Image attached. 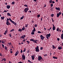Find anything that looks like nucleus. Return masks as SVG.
I'll list each match as a JSON object with an SVG mask.
<instances>
[{"instance_id": "1", "label": "nucleus", "mask_w": 63, "mask_h": 63, "mask_svg": "<svg viewBox=\"0 0 63 63\" xmlns=\"http://www.w3.org/2000/svg\"><path fill=\"white\" fill-rule=\"evenodd\" d=\"M9 20L12 23H13L15 25H16V23L14 21H13L11 18H9V19L8 18H7V20L6 21H9Z\"/></svg>"}, {"instance_id": "2", "label": "nucleus", "mask_w": 63, "mask_h": 63, "mask_svg": "<svg viewBox=\"0 0 63 63\" xmlns=\"http://www.w3.org/2000/svg\"><path fill=\"white\" fill-rule=\"evenodd\" d=\"M35 51L36 52H39L40 51L39 50V47L37 46L35 48Z\"/></svg>"}, {"instance_id": "3", "label": "nucleus", "mask_w": 63, "mask_h": 63, "mask_svg": "<svg viewBox=\"0 0 63 63\" xmlns=\"http://www.w3.org/2000/svg\"><path fill=\"white\" fill-rule=\"evenodd\" d=\"M29 9L28 8V7L25 8L24 10V12L25 13H27V12L28 11Z\"/></svg>"}, {"instance_id": "4", "label": "nucleus", "mask_w": 63, "mask_h": 63, "mask_svg": "<svg viewBox=\"0 0 63 63\" xmlns=\"http://www.w3.org/2000/svg\"><path fill=\"white\" fill-rule=\"evenodd\" d=\"M51 35L50 33H49L48 34H47L46 35V37L47 39H48L49 38H50V36ZM49 37V38H48Z\"/></svg>"}, {"instance_id": "5", "label": "nucleus", "mask_w": 63, "mask_h": 63, "mask_svg": "<svg viewBox=\"0 0 63 63\" xmlns=\"http://www.w3.org/2000/svg\"><path fill=\"white\" fill-rule=\"evenodd\" d=\"M22 58L23 60H25V56L24 54H23L22 55Z\"/></svg>"}, {"instance_id": "6", "label": "nucleus", "mask_w": 63, "mask_h": 63, "mask_svg": "<svg viewBox=\"0 0 63 63\" xmlns=\"http://www.w3.org/2000/svg\"><path fill=\"white\" fill-rule=\"evenodd\" d=\"M42 57L41 56H38V60L39 61H40V60H42Z\"/></svg>"}, {"instance_id": "7", "label": "nucleus", "mask_w": 63, "mask_h": 63, "mask_svg": "<svg viewBox=\"0 0 63 63\" xmlns=\"http://www.w3.org/2000/svg\"><path fill=\"white\" fill-rule=\"evenodd\" d=\"M40 37H41V39L42 40H43L45 38V37H43L42 35H40Z\"/></svg>"}, {"instance_id": "8", "label": "nucleus", "mask_w": 63, "mask_h": 63, "mask_svg": "<svg viewBox=\"0 0 63 63\" xmlns=\"http://www.w3.org/2000/svg\"><path fill=\"white\" fill-rule=\"evenodd\" d=\"M61 14V12H59V13H57V17H58Z\"/></svg>"}, {"instance_id": "9", "label": "nucleus", "mask_w": 63, "mask_h": 63, "mask_svg": "<svg viewBox=\"0 0 63 63\" xmlns=\"http://www.w3.org/2000/svg\"><path fill=\"white\" fill-rule=\"evenodd\" d=\"M19 51H18V50H17L16 52V54H15V56H17L18 54H19Z\"/></svg>"}, {"instance_id": "10", "label": "nucleus", "mask_w": 63, "mask_h": 63, "mask_svg": "<svg viewBox=\"0 0 63 63\" xmlns=\"http://www.w3.org/2000/svg\"><path fill=\"white\" fill-rule=\"evenodd\" d=\"M26 37V35H22V36L21 37V38L22 39H24V38Z\"/></svg>"}, {"instance_id": "11", "label": "nucleus", "mask_w": 63, "mask_h": 63, "mask_svg": "<svg viewBox=\"0 0 63 63\" xmlns=\"http://www.w3.org/2000/svg\"><path fill=\"white\" fill-rule=\"evenodd\" d=\"M6 8L8 9H9L10 8V5H7L6 6Z\"/></svg>"}, {"instance_id": "12", "label": "nucleus", "mask_w": 63, "mask_h": 63, "mask_svg": "<svg viewBox=\"0 0 63 63\" xmlns=\"http://www.w3.org/2000/svg\"><path fill=\"white\" fill-rule=\"evenodd\" d=\"M31 57H32V60H34V59H35V58H34V55H32L31 56Z\"/></svg>"}, {"instance_id": "13", "label": "nucleus", "mask_w": 63, "mask_h": 63, "mask_svg": "<svg viewBox=\"0 0 63 63\" xmlns=\"http://www.w3.org/2000/svg\"><path fill=\"white\" fill-rule=\"evenodd\" d=\"M55 8L57 10H58L59 11H60V7L57 8L56 7Z\"/></svg>"}, {"instance_id": "14", "label": "nucleus", "mask_w": 63, "mask_h": 63, "mask_svg": "<svg viewBox=\"0 0 63 63\" xmlns=\"http://www.w3.org/2000/svg\"><path fill=\"white\" fill-rule=\"evenodd\" d=\"M34 29L32 31V32H35L36 31V29L35 28V27H33Z\"/></svg>"}, {"instance_id": "15", "label": "nucleus", "mask_w": 63, "mask_h": 63, "mask_svg": "<svg viewBox=\"0 0 63 63\" xmlns=\"http://www.w3.org/2000/svg\"><path fill=\"white\" fill-rule=\"evenodd\" d=\"M9 21H6V24L7 25H9Z\"/></svg>"}, {"instance_id": "16", "label": "nucleus", "mask_w": 63, "mask_h": 63, "mask_svg": "<svg viewBox=\"0 0 63 63\" xmlns=\"http://www.w3.org/2000/svg\"><path fill=\"white\" fill-rule=\"evenodd\" d=\"M7 32H8V31H7V30H6L5 31V32L4 33V34L5 35L6 34H7Z\"/></svg>"}, {"instance_id": "17", "label": "nucleus", "mask_w": 63, "mask_h": 63, "mask_svg": "<svg viewBox=\"0 0 63 63\" xmlns=\"http://www.w3.org/2000/svg\"><path fill=\"white\" fill-rule=\"evenodd\" d=\"M58 49L59 50H61V49H62V47H61V46H60V47H58Z\"/></svg>"}, {"instance_id": "18", "label": "nucleus", "mask_w": 63, "mask_h": 63, "mask_svg": "<svg viewBox=\"0 0 63 63\" xmlns=\"http://www.w3.org/2000/svg\"><path fill=\"white\" fill-rule=\"evenodd\" d=\"M7 15L8 16H11L10 14V13H7Z\"/></svg>"}, {"instance_id": "19", "label": "nucleus", "mask_w": 63, "mask_h": 63, "mask_svg": "<svg viewBox=\"0 0 63 63\" xmlns=\"http://www.w3.org/2000/svg\"><path fill=\"white\" fill-rule=\"evenodd\" d=\"M18 31L20 32H22V30L20 28H19L18 30Z\"/></svg>"}, {"instance_id": "20", "label": "nucleus", "mask_w": 63, "mask_h": 63, "mask_svg": "<svg viewBox=\"0 0 63 63\" xmlns=\"http://www.w3.org/2000/svg\"><path fill=\"white\" fill-rule=\"evenodd\" d=\"M5 18V17H4V16H3V17H1V20H3L4 18Z\"/></svg>"}, {"instance_id": "21", "label": "nucleus", "mask_w": 63, "mask_h": 63, "mask_svg": "<svg viewBox=\"0 0 63 63\" xmlns=\"http://www.w3.org/2000/svg\"><path fill=\"white\" fill-rule=\"evenodd\" d=\"M24 18V16H22V17H20L21 20H22L23 19V18Z\"/></svg>"}, {"instance_id": "22", "label": "nucleus", "mask_w": 63, "mask_h": 63, "mask_svg": "<svg viewBox=\"0 0 63 63\" xmlns=\"http://www.w3.org/2000/svg\"><path fill=\"white\" fill-rule=\"evenodd\" d=\"M52 29H53V31L55 30H56L55 28V27H53Z\"/></svg>"}, {"instance_id": "23", "label": "nucleus", "mask_w": 63, "mask_h": 63, "mask_svg": "<svg viewBox=\"0 0 63 63\" xmlns=\"http://www.w3.org/2000/svg\"><path fill=\"white\" fill-rule=\"evenodd\" d=\"M53 58L54 59H57V58L56 57H54L53 56Z\"/></svg>"}, {"instance_id": "24", "label": "nucleus", "mask_w": 63, "mask_h": 63, "mask_svg": "<svg viewBox=\"0 0 63 63\" xmlns=\"http://www.w3.org/2000/svg\"><path fill=\"white\" fill-rule=\"evenodd\" d=\"M15 31V30L14 29H12V30H11V31H10V32H13V31Z\"/></svg>"}, {"instance_id": "25", "label": "nucleus", "mask_w": 63, "mask_h": 63, "mask_svg": "<svg viewBox=\"0 0 63 63\" xmlns=\"http://www.w3.org/2000/svg\"><path fill=\"white\" fill-rule=\"evenodd\" d=\"M5 49L6 50H7L8 49L7 47H6V46H5Z\"/></svg>"}, {"instance_id": "26", "label": "nucleus", "mask_w": 63, "mask_h": 63, "mask_svg": "<svg viewBox=\"0 0 63 63\" xmlns=\"http://www.w3.org/2000/svg\"><path fill=\"white\" fill-rule=\"evenodd\" d=\"M29 24H26L25 26V27L26 28H27L28 27V25Z\"/></svg>"}, {"instance_id": "27", "label": "nucleus", "mask_w": 63, "mask_h": 63, "mask_svg": "<svg viewBox=\"0 0 63 63\" xmlns=\"http://www.w3.org/2000/svg\"><path fill=\"white\" fill-rule=\"evenodd\" d=\"M12 4V5H14L15 4V2L14 1H13L11 3Z\"/></svg>"}, {"instance_id": "28", "label": "nucleus", "mask_w": 63, "mask_h": 63, "mask_svg": "<svg viewBox=\"0 0 63 63\" xmlns=\"http://www.w3.org/2000/svg\"><path fill=\"white\" fill-rule=\"evenodd\" d=\"M31 34L32 35H34V32H32L31 33Z\"/></svg>"}, {"instance_id": "29", "label": "nucleus", "mask_w": 63, "mask_h": 63, "mask_svg": "<svg viewBox=\"0 0 63 63\" xmlns=\"http://www.w3.org/2000/svg\"><path fill=\"white\" fill-rule=\"evenodd\" d=\"M61 38L63 40V35L61 34Z\"/></svg>"}, {"instance_id": "30", "label": "nucleus", "mask_w": 63, "mask_h": 63, "mask_svg": "<svg viewBox=\"0 0 63 63\" xmlns=\"http://www.w3.org/2000/svg\"><path fill=\"white\" fill-rule=\"evenodd\" d=\"M24 6H25V7H28V5H27V4H25L24 5Z\"/></svg>"}, {"instance_id": "31", "label": "nucleus", "mask_w": 63, "mask_h": 63, "mask_svg": "<svg viewBox=\"0 0 63 63\" xmlns=\"http://www.w3.org/2000/svg\"><path fill=\"white\" fill-rule=\"evenodd\" d=\"M33 42L34 43H36V44L37 43V42H36V40H33Z\"/></svg>"}, {"instance_id": "32", "label": "nucleus", "mask_w": 63, "mask_h": 63, "mask_svg": "<svg viewBox=\"0 0 63 63\" xmlns=\"http://www.w3.org/2000/svg\"><path fill=\"white\" fill-rule=\"evenodd\" d=\"M2 46L3 48H4L5 46L4 44H2Z\"/></svg>"}, {"instance_id": "33", "label": "nucleus", "mask_w": 63, "mask_h": 63, "mask_svg": "<svg viewBox=\"0 0 63 63\" xmlns=\"http://www.w3.org/2000/svg\"><path fill=\"white\" fill-rule=\"evenodd\" d=\"M52 47H53V49H54V48H56V47H54V45H52Z\"/></svg>"}, {"instance_id": "34", "label": "nucleus", "mask_w": 63, "mask_h": 63, "mask_svg": "<svg viewBox=\"0 0 63 63\" xmlns=\"http://www.w3.org/2000/svg\"><path fill=\"white\" fill-rule=\"evenodd\" d=\"M30 41H32V42H33L34 41V39H30Z\"/></svg>"}, {"instance_id": "35", "label": "nucleus", "mask_w": 63, "mask_h": 63, "mask_svg": "<svg viewBox=\"0 0 63 63\" xmlns=\"http://www.w3.org/2000/svg\"><path fill=\"white\" fill-rule=\"evenodd\" d=\"M9 37H11V38H12V35L11 34H9Z\"/></svg>"}, {"instance_id": "36", "label": "nucleus", "mask_w": 63, "mask_h": 63, "mask_svg": "<svg viewBox=\"0 0 63 63\" xmlns=\"http://www.w3.org/2000/svg\"><path fill=\"white\" fill-rule=\"evenodd\" d=\"M8 44L10 46L11 45V43L10 42V43H8Z\"/></svg>"}, {"instance_id": "37", "label": "nucleus", "mask_w": 63, "mask_h": 63, "mask_svg": "<svg viewBox=\"0 0 63 63\" xmlns=\"http://www.w3.org/2000/svg\"><path fill=\"white\" fill-rule=\"evenodd\" d=\"M26 42L28 44H30V42H29V41H27Z\"/></svg>"}, {"instance_id": "38", "label": "nucleus", "mask_w": 63, "mask_h": 63, "mask_svg": "<svg viewBox=\"0 0 63 63\" xmlns=\"http://www.w3.org/2000/svg\"><path fill=\"white\" fill-rule=\"evenodd\" d=\"M37 17L38 18H39L40 17V15H37Z\"/></svg>"}, {"instance_id": "39", "label": "nucleus", "mask_w": 63, "mask_h": 63, "mask_svg": "<svg viewBox=\"0 0 63 63\" xmlns=\"http://www.w3.org/2000/svg\"><path fill=\"white\" fill-rule=\"evenodd\" d=\"M24 27H23L22 28V30L24 31Z\"/></svg>"}, {"instance_id": "40", "label": "nucleus", "mask_w": 63, "mask_h": 63, "mask_svg": "<svg viewBox=\"0 0 63 63\" xmlns=\"http://www.w3.org/2000/svg\"><path fill=\"white\" fill-rule=\"evenodd\" d=\"M54 15L53 14H52L51 16L52 17H53Z\"/></svg>"}, {"instance_id": "41", "label": "nucleus", "mask_w": 63, "mask_h": 63, "mask_svg": "<svg viewBox=\"0 0 63 63\" xmlns=\"http://www.w3.org/2000/svg\"><path fill=\"white\" fill-rule=\"evenodd\" d=\"M52 0H50L49 1V3H52Z\"/></svg>"}, {"instance_id": "42", "label": "nucleus", "mask_w": 63, "mask_h": 63, "mask_svg": "<svg viewBox=\"0 0 63 63\" xmlns=\"http://www.w3.org/2000/svg\"><path fill=\"white\" fill-rule=\"evenodd\" d=\"M38 33H42V32H41L40 31H38Z\"/></svg>"}, {"instance_id": "43", "label": "nucleus", "mask_w": 63, "mask_h": 63, "mask_svg": "<svg viewBox=\"0 0 63 63\" xmlns=\"http://www.w3.org/2000/svg\"><path fill=\"white\" fill-rule=\"evenodd\" d=\"M43 49V48L42 47H41L40 48V49L41 50H42Z\"/></svg>"}, {"instance_id": "44", "label": "nucleus", "mask_w": 63, "mask_h": 63, "mask_svg": "<svg viewBox=\"0 0 63 63\" xmlns=\"http://www.w3.org/2000/svg\"><path fill=\"white\" fill-rule=\"evenodd\" d=\"M34 27H37V24H35L34 25Z\"/></svg>"}, {"instance_id": "45", "label": "nucleus", "mask_w": 63, "mask_h": 63, "mask_svg": "<svg viewBox=\"0 0 63 63\" xmlns=\"http://www.w3.org/2000/svg\"><path fill=\"white\" fill-rule=\"evenodd\" d=\"M53 4H50V6L51 7H52L53 6Z\"/></svg>"}, {"instance_id": "46", "label": "nucleus", "mask_w": 63, "mask_h": 63, "mask_svg": "<svg viewBox=\"0 0 63 63\" xmlns=\"http://www.w3.org/2000/svg\"><path fill=\"white\" fill-rule=\"evenodd\" d=\"M2 60H4V61H6V59L5 58H3V59Z\"/></svg>"}, {"instance_id": "47", "label": "nucleus", "mask_w": 63, "mask_h": 63, "mask_svg": "<svg viewBox=\"0 0 63 63\" xmlns=\"http://www.w3.org/2000/svg\"><path fill=\"white\" fill-rule=\"evenodd\" d=\"M24 49V50L23 51V52H25L26 51V49L25 48Z\"/></svg>"}, {"instance_id": "48", "label": "nucleus", "mask_w": 63, "mask_h": 63, "mask_svg": "<svg viewBox=\"0 0 63 63\" xmlns=\"http://www.w3.org/2000/svg\"><path fill=\"white\" fill-rule=\"evenodd\" d=\"M47 54H46L45 55H44V57H47Z\"/></svg>"}, {"instance_id": "49", "label": "nucleus", "mask_w": 63, "mask_h": 63, "mask_svg": "<svg viewBox=\"0 0 63 63\" xmlns=\"http://www.w3.org/2000/svg\"><path fill=\"white\" fill-rule=\"evenodd\" d=\"M23 52V51L22 50H21V51H20L21 53H22Z\"/></svg>"}, {"instance_id": "50", "label": "nucleus", "mask_w": 63, "mask_h": 63, "mask_svg": "<svg viewBox=\"0 0 63 63\" xmlns=\"http://www.w3.org/2000/svg\"><path fill=\"white\" fill-rule=\"evenodd\" d=\"M57 40L58 41H59L60 40V39L59 38H57Z\"/></svg>"}, {"instance_id": "51", "label": "nucleus", "mask_w": 63, "mask_h": 63, "mask_svg": "<svg viewBox=\"0 0 63 63\" xmlns=\"http://www.w3.org/2000/svg\"><path fill=\"white\" fill-rule=\"evenodd\" d=\"M51 20H52V22H54V21L53 20V18H52Z\"/></svg>"}, {"instance_id": "52", "label": "nucleus", "mask_w": 63, "mask_h": 63, "mask_svg": "<svg viewBox=\"0 0 63 63\" xmlns=\"http://www.w3.org/2000/svg\"><path fill=\"white\" fill-rule=\"evenodd\" d=\"M2 54L1 53H0V56H2Z\"/></svg>"}, {"instance_id": "53", "label": "nucleus", "mask_w": 63, "mask_h": 63, "mask_svg": "<svg viewBox=\"0 0 63 63\" xmlns=\"http://www.w3.org/2000/svg\"><path fill=\"white\" fill-rule=\"evenodd\" d=\"M1 43H5V42L4 41H1Z\"/></svg>"}, {"instance_id": "54", "label": "nucleus", "mask_w": 63, "mask_h": 63, "mask_svg": "<svg viewBox=\"0 0 63 63\" xmlns=\"http://www.w3.org/2000/svg\"><path fill=\"white\" fill-rule=\"evenodd\" d=\"M30 51L29 50H28V51H27V53H29V52H30Z\"/></svg>"}, {"instance_id": "55", "label": "nucleus", "mask_w": 63, "mask_h": 63, "mask_svg": "<svg viewBox=\"0 0 63 63\" xmlns=\"http://www.w3.org/2000/svg\"><path fill=\"white\" fill-rule=\"evenodd\" d=\"M46 6H47V5H46V4H45V5L44 6V7H46Z\"/></svg>"}, {"instance_id": "56", "label": "nucleus", "mask_w": 63, "mask_h": 63, "mask_svg": "<svg viewBox=\"0 0 63 63\" xmlns=\"http://www.w3.org/2000/svg\"><path fill=\"white\" fill-rule=\"evenodd\" d=\"M42 20H43V17H42L41 18V21H42Z\"/></svg>"}, {"instance_id": "57", "label": "nucleus", "mask_w": 63, "mask_h": 63, "mask_svg": "<svg viewBox=\"0 0 63 63\" xmlns=\"http://www.w3.org/2000/svg\"><path fill=\"white\" fill-rule=\"evenodd\" d=\"M28 62H29L30 63V62H31V61L30 60H28Z\"/></svg>"}, {"instance_id": "58", "label": "nucleus", "mask_w": 63, "mask_h": 63, "mask_svg": "<svg viewBox=\"0 0 63 63\" xmlns=\"http://www.w3.org/2000/svg\"><path fill=\"white\" fill-rule=\"evenodd\" d=\"M28 12H29L30 13H31L32 12V11H28Z\"/></svg>"}, {"instance_id": "59", "label": "nucleus", "mask_w": 63, "mask_h": 63, "mask_svg": "<svg viewBox=\"0 0 63 63\" xmlns=\"http://www.w3.org/2000/svg\"><path fill=\"white\" fill-rule=\"evenodd\" d=\"M57 31H59V29L58 28H57Z\"/></svg>"}, {"instance_id": "60", "label": "nucleus", "mask_w": 63, "mask_h": 63, "mask_svg": "<svg viewBox=\"0 0 63 63\" xmlns=\"http://www.w3.org/2000/svg\"><path fill=\"white\" fill-rule=\"evenodd\" d=\"M18 63H23L22 62H18Z\"/></svg>"}, {"instance_id": "61", "label": "nucleus", "mask_w": 63, "mask_h": 63, "mask_svg": "<svg viewBox=\"0 0 63 63\" xmlns=\"http://www.w3.org/2000/svg\"><path fill=\"white\" fill-rule=\"evenodd\" d=\"M37 1V0H33V1H34L35 2Z\"/></svg>"}, {"instance_id": "62", "label": "nucleus", "mask_w": 63, "mask_h": 63, "mask_svg": "<svg viewBox=\"0 0 63 63\" xmlns=\"http://www.w3.org/2000/svg\"><path fill=\"white\" fill-rule=\"evenodd\" d=\"M2 36V35L1 34H0V37H1Z\"/></svg>"}, {"instance_id": "63", "label": "nucleus", "mask_w": 63, "mask_h": 63, "mask_svg": "<svg viewBox=\"0 0 63 63\" xmlns=\"http://www.w3.org/2000/svg\"><path fill=\"white\" fill-rule=\"evenodd\" d=\"M52 2L53 3H55V2L54 1H52Z\"/></svg>"}, {"instance_id": "64", "label": "nucleus", "mask_w": 63, "mask_h": 63, "mask_svg": "<svg viewBox=\"0 0 63 63\" xmlns=\"http://www.w3.org/2000/svg\"><path fill=\"white\" fill-rule=\"evenodd\" d=\"M53 7H52L51 8V10H52L53 9Z\"/></svg>"}]
</instances>
